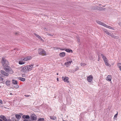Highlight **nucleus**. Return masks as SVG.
Returning a JSON list of instances; mask_svg holds the SVG:
<instances>
[{"instance_id": "48", "label": "nucleus", "mask_w": 121, "mask_h": 121, "mask_svg": "<svg viewBox=\"0 0 121 121\" xmlns=\"http://www.w3.org/2000/svg\"><path fill=\"white\" fill-rule=\"evenodd\" d=\"M23 121H29L28 120H26V119H24Z\"/></svg>"}, {"instance_id": "50", "label": "nucleus", "mask_w": 121, "mask_h": 121, "mask_svg": "<svg viewBox=\"0 0 121 121\" xmlns=\"http://www.w3.org/2000/svg\"><path fill=\"white\" fill-rule=\"evenodd\" d=\"M57 81H59V79L58 78H57Z\"/></svg>"}, {"instance_id": "30", "label": "nucleus", "mask_w": 121, "mask_h": 121, "mask_svg": "<svg viewBox=\"0 0 121 121\" xmlns=\"http://www.w3.org/2000/svg\"><path fill=\"white\" fill-rule=\"evenodd\" d=\"M44 120L43 118H40L38 119V121H44Z\"/></svg>"}, {"instance_id": "21", "label": "nucleus", "mask_w": 121, "mask_h": 121, "mask_svg": "<svg viewBox=\"0 0 121 121\" xmlns=\"http://www.w3.org/2000/svg\"><path fill=\"white\" fill-rule=\"evenodd\" d=\"M0 117L1 119H2L4 121H5V120H6L7 119L4 116L1 115L0 116Z\"/></svg>"}, {"instance_id": "17", "label": "nucleus", "mask_w": 121, "mask_h": 121, "mask_svg": "<svg viewBox=\"0 0 121 121\" xmlns=\"http://www.w3.org/2000/svg\"><path fill=\"white\" fill-rule=\"evenodd\" d=\"M10 82L9 80H8L5 82V84L8 86H9L10 84Z\"/></svg>"}, {"instance_id": "19", "label": "nucleus", "mask_w": 121, "mask_h": 121, "mask_svg": "<svg viewBox=\"0 0 121 121\" xmlns=\"http://www.w3.org/2000/svg\"><path fill=\"white\" fill-rule=\"evenodd\" d=\"M15 116L16 118L18 119L17 120H18H18H19L21 118V116L19 115L16 114Z\"/></svg>"}, {"instance_id": "43", "label": "nucleus", "mask_w": 121, "mask_h": 121, "mask_svg": "<svg viewBox=\"0 0 121 121\" xmlns=\"http://www.w3.org/2000/svg\"><path fill=\"white\" fill-rule=\"evenodd\" d=\"M14 87L16 88H18L19 87V86L18 85H16V86H15Z\"/></svg>"}, {"instance_id": "51", "label": "nucleus", "mask_w": 121, "mask_h": 121, "mask_svg": "<svg viewBox=\"0 0 121 121\" xmlns=\"http://www.w3.org/2000/svg\"><path fill=\"white\" fill-rule=\"evenodd\" d=\"M62 121H68L67 120H63V119H62Z\"/></svg>"}, {"instance_id": "54", "label": "nucleus", "mask_w": 121, "mask_h": 121, "mask_svg": "<svg viewBox=\"0 0 121 121\" xmlns=\"http://www.w3.org/2000/svg\"><path fill=\"white\" fill-rule=\"evenodd\" d=\"M22 77H24V75H23V74H22Z\"/></svg>"}, {"instance_id": "35", "label": "nucleus", "mask_w": 121, "mask_h": 121, "mask_svg": "<svg viewBox=\"0 0 121 121\" xmlns=\"http://www.w3.org/2000/svg\"><path fill=\"white\" fill-rule=\"evenodd\" d=\"M79 69L78 67H77V68H75L74 69V71H76L77 70H78Z\"/></svg>"}, {"instance_id": "7", "label": "nucleus", "mask_w": 121, "mask_h": 121, "mask_svg": "<svg viewBox=\"0 0 121 121\" xmlns=\"http://www.w3.org/2000/svg\"><path fill=\"white\" fill-rule=\"evenodd\" d=\"M30 118H31V120H32L35 121L37 119L36 115L34 114H31L30 115Z\"/></svg>"}, {"instance_id": "2", "label": "nucleus", "mask_w": 121, "mask_h": 121, "mask_svg": "<svg viewBox=\"0 0 121 121\" xmlns=\"http://www.w3.org/2000/svg\"><path fill=\"white\" fill-rule=\"evenodd\" d=\"M38 53L40 55L44 56L46 55V51L44 50L41 48H39L38 50Z\"/></svg>"}, {"instance_id": "49", "label": "nucleus", "mask_w": 121, "mask_h": 121, "mask_svg": "<svg viewBox=\"0 0 121 121\" xmlns=\"http://www.w3.org/2000/svg\"><path fill=\"white\" fill-rule=\"evenodd\" d=\"M77 41L78 42H80V39H78Z\"/></svg>"}, {"instance_id": "26", "label": "nucleus", "mask_w": 121, "mask_h": 121, "mask_svg": "<svg viewBox=\"0 0 121 121\" xmlns=\"http://www.w3.org/2000/svg\"><path fill=\"white\" fill-rule=\"evenodd\" d=\"M19 79L21 81H25L26 80V79L25 78H23L19 77Z\"/></svg>"}, {"instance_id": "37", "label": "nucleus", "mask_w": 121, "mask_h": 121, "mask_svg": "<svg viewBox=\"0 0 121 121\" xmlns=\"http://www.w3.org/2000/svg\"><path fill=\"white\" fill-rule=\"evenodd\" d=\"M47 35L49 36H50L51 37H53V35L51 34H48Z\"/></svg>"}, {"instance_id": "5", "label": "nucleus", "mask_w": 121, "mask_h": 121, "mask_svg": "<svg viewBox=\"0 0 121 121\" xmlns=\"http://www.w3.org/2000/svg\"><path fill=\"white\" fill-rule=\"evenodd\" d=\"M1 63L4 68L8 66L9 64L8 61H2Z\"/></svg>"}, {"instance_id": "39", "label": "nucleus", "mask_w": 121, "mask_h": 121, "mask_svg": "<svg viewBox=\"0 0 121 121\" xmlns=\"http://www.w3.org/2000/svg\"><path fill=\"white\" fill-rule=\"evenodd\" d=\"M5 121H12V120L10 119H6V120Z\"/></svg>"}, {"instance_id": "56", "label": "nucleus", "mask_w": 121, "mask_h": 121, "mask_svg": "<svg viewBox=\"0 0 121 121\" xmlns=\"http://www.w3.org/2000/svg\"><path fill=\"white\" fill-rule=\"evenodd\" d=\"M44 30H45V29H46V28H44Z\"/></svg>"}, {"instance_id": "31", "label": "nucleus", "mask_w": 121, "mask_h": 121, "mask_svg": "<svg viewBox=\"0 0 121 121\" xmlns=\"http://www.w3.org/2000/svg\"><path fill=\"white\" fill-rule=\"evenodd\" d=\"M101 25L103 26H104L105 27V26H107V25H106V24H105V23L103 22H102Z\"/></svg>"}, {"instance_id": "11", "label": "nucleus", "mask_w": 121, "mask_h": 121, "mask_svg": "<svg viewBox=\"0 0 121 121\" xmlns=\"http://www.w3.org/2000/svg\"><path fill=\"white\" fill-rule=\"evenodd\" d=\"M62 78L63 80L64 81V82H69L68 80H69V78L68 77L65 76L64 77H63Z\"/></svg>"}, {"instance_id": "9", "label": "nucleus", "mask_w": 121, "mask_h": 121, "mask_svg": "<svg viewBox=\"0 0 121 121\" xmlns=\"http://www.w3.org/2000/svg\"><path fill=\"white\" fill-rule=\"evenodd\" d=\"M111 36L112 38L116 39H118L119 38V37L118 35H117V34H112Z\"/></svg>"}, {"instance_id": "55", "label": "nucleus", "mask_w": 121, "mask_h": 121, "mask_svg": "<svg viewBox=\"0 0 121 121\" xmlns=\"http://www.w3.org/2000/svg\"><path fill=\"white\" fill-rule=\"evenodd\" d=\"M22 77H24V75H23V74H22Z\"/></svg>"}, {"instance_id": "13", "label": "nucleus", "mask_w": 121, "mask_h": 121, "mask_svg": "<svg viewBox=\"0 0 121 121\" xmlns=\"http://www.w3.org/2000/svg\"><path fill=\"white\" fill-rule=\"evenodd\" d=\"M111 76L110 75H108V76L106 79L107 81H111Z\"/></svg>"}, {"instance_id": "52", "label": "nucleus", "mask_w": 121, "mask_h": 121, "mask_svg": "<svg viewBox=\"0 0 121 121\" xmlns=\"http://www.w3.org/2000/svg\"><path fill=\"white\" fill-rule=\"evenodd\" d=\"M17 32H16L15 33V34L16 35H17Z\"/></svg>"}, {"instance_id": "20", "label": "nucleus", "mask_w": 121, "mask_h": 121, "mask_svg": "<svg viewBox=\"0 0 121 121\" xmlns=\"http://www.w3.org/2000/svg\"><path fill=\"white\" fill-rule=\"evenodd\" d=\"M105 65L107 66L110 67L111 65L108 63V61H104Z\"/></svg>"}, {"instance_id": "45", "label": "nucleus", "mask_w": 121, "mask_h": 121, "mask_svg": "<svg viewBox=\"0 0 121 121\" xmlns=\"http://www.w3.org/2000/svg\"><path fill=\"white\" fill-rule=\"evenodd\" d=\"M59 49H60V50H65V49L64 48H59Z\"/></svg>"}, {"instance_id": "47", "label": "nucleus", "mask_w": 121, "mask_h": 121, "mask_svg": "<svg viewBox=\"0 0 121 121\" xmlns=\"http://www.w3.org/2000/svg\"><path fill=\"white\" fill-rule=\"evenodd\" d=\"M34 34L36 37L38 35L36 34Z\"/></svg>"}, {"instance_id": "18", "label": "nucleus", "mask_w": 121, "mask_h": 121, "mask_svg": "<svg viewBox=\"0 0 121 121\" xmlns=\"http://www.w3.org/2000/svg\"><path fill=\"white\" fill-rule=\"evenodd\" d=\"M65 50L66 51L68 52H71L72 53L73 52L72 50L71 49L69 48L66 49Z\"/></svg>"}, {"instance_id": "14", "label": "nucleus", "mask_w": 121, "mask_h": 121, "mask_svg": "<svg viewBox=\"0 0 121 121\" xmlns=\"http://www.w3.org/2000/svg\"><path fill=\"white\" fill-rule=\"evenodd\" d=\"M22 117L24 119H29L30 117L28 115H23L22 116Z\"/></svg>"}, {"instance_id": "53", "label": "nucleus", "mask_w": 121, "mask_h": 121, "mask_svg": "<svg viewBox=\"0 0 121 121\" xmlns=\"http://www.w3.org/2000/svg\"><path fill=\"white\" fill-rule=\"evenodd\" d=\"M0 121H3L1 119H0Z\"/></svg>"}, {"instance_id": "25", "label": "nucleus", "mask_w": 121, "mask_h": 121, "mask_svg": "<svg viewBox=\"0 0 121 121\" xmlns=\"http://www.w3.org/2000/svg\"><path fill=\"white\" fill-rule=\"evenodd\" d=\"M50 117L51 119L52 120H55L56 119V117L55 116H51Z\"/></svg>"}, {"instance_id": "44", "label": "nucleus", "mask_w": 121, "mask_h": 121, "mask_svg": "<svg viewBox=\"0 0 121 121\" xmlns=\"http://www.w3.org/2000/svg\"><path fill=\"white\" fill-rule=\"evenodd\" d=\"M118 24L121 27V21L119 22Z\"/></svg>"}, {"instance_id": "27", "label": "nucleus", "mask_w": 121, "mask_h": 121, "mask_svg": "<svg viewBox=\"0 0 121 121\" xmlns=\"http://www.w3.org/2000/svg\"><path fill=\"white\" fill-rule=\"evenodd\" d=\"M25 62H23V61H19V64L20 65H23L24 64Z\"/></svg>"}, {"instance_id": "16", "label": "nucleus", "mask_w": 121, "mask_h": 121, "mask_svg": "<svg viewBox=\"0 0 121 121\" xmlns=\"http://www.w3.org/2000/svg\"><path fill=\"white\" fill-rule=\"evenodd\" d=\"M72 61H69V62H66L65 63V64L66 66H67V67L69 65H70V64L72 62Z\"/></svg>"}, {"instance_id": "22", "label": "nucleus", "mask_w": 121, "mask_h": 121, "mask_svg": "<svg viewBox=\"0 0 121 121\" xmlns=\"http://www.w3.org/2000/svg\"><path fill=\"white\" fill-rule=\"evenodd\" d=\"M101 55L104 60H107V58L105 56L102 54H101Z\"/></svg>"}, {"instance_id": "32", "label": "nucleus", "mask_w": 121, "mask_h": 121, "mask_svg": "<svg viewBox=\"0 0 121 121\" xmlns=\"http://www.w3.org/2000/svg\"><path fill=\"white\" fill-rule=\"evenodd\" d=\"M12 119L13 121H17L16 120L15 118L14 117H12Z\"/></svg>"}, {"instance_id": "40", "label": "nucleus", "mask_w": 121, "mask_h": 121, "mask_svg": "<svg viewBox=\"0 0 121 121\" xmlns=\"http://www.w3.org/2000/svg\"><path fill=\"white\" fill-rule=\"evenodd\" d=\"M4 80V79L2 77H0V81H3Z\"/></svg>"}, {"instance_id": "29", "label": "nucleus", "mask_w": 121, "mask_h": 121, "mask_svg": "<svg viewBox=\"0 0 121 121\" xmlns=\"http://www.w3.org/2000/svg\"><path fill=\"white\" fill-rule=\"evenodd\" d=\"M96 22L97 23H98V24L100 25H101V23L102 22L98 20H96Z\"/></svg>"}, {"instance_id": "38", "label": "nucleus", "mask_w": 121, "mask_h": 121, "mask_svg": "<svg viewBox=\"0 0 121 121\" xmlns=\"http://www.w3.org/2000/svg\"><path fill=\"white\" fill-rule=\"evenodd\" d=\"M73 59V57H72L71 58L69 59V60H74Z\"/></svg>"}, {"instance_id": "34", "label": "nucleus", "mask_w": 121, "mask_h": 121, "mask_svg": "<svg viewBox=\"0 0 121 121\" xmlns=\"http://www.w3.org/2000/svg\"><path fill=\"white\" fill-rule=\"evenodd\" d=\"M37 37L40 39H41V40L42 39V38H41V37L39 35L38 36H37Z\"/></svg>"}, {"instance_id": "12", "label": "nucleus", "mask_w": 121, "mask_h": 121, "mask_svg": "<svg viewBox=\"0 0 121 121\" xmlns=\"http://www.w3.org/2000/svg\"><path fill=\"white\" fill-rule=\"evenodd\" d=\"M104 31L109 36H111V35L112 34L111 33H110L107 30L105 29L104 30Z\"/></svg>"}, {"instance_id": "57", "label": "nucleus", "mask_w": 121, "mask_h": 121, "mask_svg": "<svg viewBox=\"0 0 121 121\" xmlns=\"http://www.w3.org/2000/svg\"><path fill=\"white\" fill-rule=\"evenodd\" d=\"M56 74H57V75H58V73H57Z\"/></svg>"}, {"instance_id": "23", "label": "nucleus", "mask_w": 121, "mask_h": 121, "mask_svg": "<svg viewBox=\"0 0 121 121\" xmlns=\"http://www.w3.org/2000/svg\"><path fill=\"white\" fill-rule=\"evenodd\" d=\"M12 82L13 84H17V81L14 79L12 80Z\"/></svg>"}, {"instance_id": "3", "label": "nucleus", "mask_w": 121, "mask_h": 121, "mask_svg": "<svg viewBox=\"0 0 121 121\" xmlns=\"http://www.w3.org/2000/svg\"><path fill=\"white\" fill-rule=\"evenodd\" d=\"M32 58V57L30 56L26 57V58L22 57L20 58L17 60H30Z\"/></svg>"}, {"instance_id": "4", "label": "nucleus", "mask_w": 121, "mask_h": 121, "mask_svg": "<svg viewBox=\"0 0 121 121\" xmlns=\"http://www.w3.org/2000/svg\"><path fill=\"white\" fill-rule=\"evenodd\" d=\"M0 72L1 74L2 75L1 77H4V76L7 77L9 76V74L8 73L6 72L3 70H1L0 71Z\"/></svg>"}, {"instance_id": "1", "label": "nucleus", "mask_w": 121, "mask_h": 121, "mask_svg": "<svg viewBox=\"0 0 121 121\" xmlns=\"http://www.w3.org/2000/svg\"><path fill=\"white\" fill-rule=\"evenodd\" d=\"M4 70L6 72H8L9 74H12L13 73V70L9 66H7L4 68Z\"/></svg>"}, {"instance_id": "28", "label": "nucleus", "mask_w": 121, "mask_h": 121, "mask_svg": "<svg viewBox=\"0 0 121 121\" xmlns=\"http://www.w3.org/2000/svg\"><path fill=\"white\" fill-rule=\"evenodd\" d=\"M82 66H84L86 65V64L85 63H82L80 64Z\"/></svg>"}, {"instance_id": "41", "label": "nucleus", "mask_w": 121, "mask_h": 121, "mask_svg": "<svg viewBox=\"0 0 121 121\" xmlns=\"http://www.w3.org/2000/svg\"><path fill=\"white\" fill-rule=\"evenodd\" d=\"M117 115H118V113H117L115 115H114V117H117Z\"/></svg>"}, {"instance_id": "6", "label": "nucleus", "mask_w": 121, "mask_h": 121, "mask_svg": "<svg viewBox=\"0 0 121 121\" xmlns=\"http://www.w3.org/2000/svg\"><path fill=\"white\" fill-rule=\"evenodd\" d=\"M34 65V64H33L26 66L28 72L32 69L33 68H34L33 66Z\"/></svg>"}, {"instance_id": "33", "label": "nucleus", "mask_w": 121, "mask_h": 121, "mask_svg": "<svg viewBox=\"0 0 121 121\" xmlns=\"http://www.w3.org/2000/svg\"><path fill=\"white\" fill-rule=\"evenodd\" d=\"M105 27L108 28H109V29H112L113 27H112L110 26H108L107 25V26H105Z\"/></svg>"}, {"instance_id": "58", "label": "nucleus", "mask_w": 121, "mask_h": 121, "mask_svg": "<svg viewBox=\"0 0 121 121\" xmlns=\"http://www.w3.org/2000/svg\"><path fill=\"white\" fill-rule=\"evenodd\" d=\"M105 6H103V7H104Z\"/></svg>"}, {"instance_id": "36", "label": "nucleus", "mask_w": 121, "mask_h": 121, "mask_svg": "<svg viewBox=\"0 0 121 121\" xmlns=\"http://www.w3.org/2000/svg\"><path fill=\"white\" fill-rule=\"evenodd\" d=\"M6 59H5V58L4 57H3L2 58L1 60H6Z\"/></svg>"}, {"instance_id": "46", "label": "nucleus", "mask_w": 121, "mask_h": 121, "mask_svg": "<svg viewBox=\"0 0 121 121\" xmlns=\"http://www.w3.org/2000/svg\"><path fill=\"white\" fill-rule=\"evenodd\" d=\"M24 96H26V97H29L30 96V95H24Z\"/></svg>"}, {"instance_id": "24", "label": "nucleus", "mask_w": 121, "mask_h": 121, "mask_svg": "<svg viewBox=\"0 0 121 121\" xmlns=\"http://www.w3.org/2000/svg\"><path fill=\"white\" fill-rule=\"evenodd\" d=\"M117 66L119 68L120 70L121 71V64L120 63H118L117 64Z\"/></svg>"}, {"instance_id": "42", "label": "nucleus", "mask_w": 121, "mask_h": 121, "mask_svg": "<svg viewBox=\"0 0 121 121\" xmlns=\"http://www.w3.org/2000/svg\"><path fill=\"white\" fill-rule=\"evenodd\" d=\"M2 104V101L0 99V104Z\"/></svg>"}, {"instance_id": "15", "label": "nucleus", "mask_w": 121, "mask_h": 121, "mask_svg": "<svg viewBox=\"0 0 121 121\" xmlns=\"http://www.w3.org/2000/svg\"><path fill=\"white\" fill-rule=\"evenodd\" d=\"M65 55V52H62L59 54V56L61 57H64Z\"/></svg>"}, {"instance_id": "10", "label": "nucleus", "mask_w": 121, "mask_h": 121, "mask_svg": "<svg viewBox=\"0 0 121 121\" xmlns=\"http://www.w3.org/2000/svg\"><path fill=\"white\" fill-rule=\"evenodd\" d=\"M22 71L24 73L28 72L26 66L23 67L22 68Z\"/></svg>"}, {"instance_id": "8", "label": "nucleus", "mask_w": 121, "mask_h": 121, "mask_svg": "<svg viewBox=\"0 0 121 121\" xmlns=\"http://www.w3.org/2000/svg\"><path fill=\"white\" fill-rule=\"evenodd\" d=\"M93 77L91 75H90L87 77V80L89 82H91L93 79Z\"/></svg>"}]
</instances>
